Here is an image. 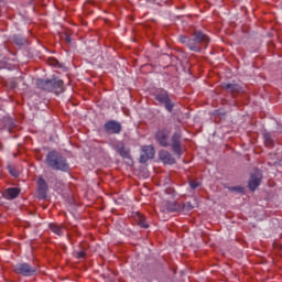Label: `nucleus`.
Returning a JSON list of instances; mask_svg holds the SVG:
<instances>
[{"label": "nucleus", "instance_id": "nucleus-1", "mask_svg": "<svg viewBox=\"0 0 282 282\" xmlns=\"http://www.w3.org/2000/svg\"><path fill=\"white\" fill-rule=\"evenodd\" d=\"M155 140L161 147H171L177 158H182V132L176 131L171 137V130L161 129L155 133Z\"/></svg>", "mask_w": 282, "mask_h": 282}, {"label": "nucleus", "instance_id": "nucleus-2", "mask_svg": "<svg viewBox=\"0 0 282 282\" xmlns=\"http://www.w3.org/2000/svg\"><path fill=\"white\" fill-rule=\"evenodd\" d=\"M46 164L53 171H62V173L69 171L67 159L56 150H52L47 153Z\"/></svg>", "mask_w": 282, "mask_h": 282}, {"label": "nucleus", "instance_id": "nucleus-3", "mask_svg": "<svg viewBox=\"0 0 282 282\" xmlns=\"http://www.w3.org/2000/svg\"><path fill=\"white\" fill-rule=\"evenodd\" d=\"M155 100L160 102V105H163L170 113H173V107H175V102L171 99V96L169 95V91L165 89H160L154 94Z\"/></svg>", "mask_w": 282, "mask_h": 282}, {"label": "nucleus", "instance_id": "nucleus-4", "mask_svg": "<svg viewBox=\"0 0 282 282\" xmlns=\"http://www.w3.org/2000/svg\"><path fill=\"white\" fill-rule=\"evenodd\" d=\"M37 270H39V267L32 265L28 262L18 263L14 265V273L21 274L22 276H34Z\"/></svg>", "mask_w": 282, "mask_h": 282}, {"label": "nucleus", "instance_id": "nucleus-5", "mask_svg": "<svg viewBox=\"0 0 282 282\" xmlns=\"http://www.w3.org/2000/svg\"><path fill=\"white\" fill-rule=\"evenodd\" d=\"M261 180H263V173L261 172V170L256 169L250 175V180L248 183L249 188L252 192L257 191V188L261 186Z\"/></svg>", "mask_w": 282, "mask_h": 282}, {"label": "nucleus", "instance_id": "nucleus-6", "mask_svg": "<svg viewBox=\"0 0 282 282\" xmlns=\"http://www.w3.org/2000/svg\"><path fill=\"white\" fill-rule=\"evenodd\" d=\"M142 154L140 155V162L141 164H145V162H149V160H153L155 158V149L153 145H144L142 148Z\"/></svg>", "mask_w": 282, "mask_h": 282}, {"label": "nucleus", "instance_id": "nucleus-7", "mask_svg": "<svg viewBox=\"0 0 282 282\" xmlns=\"http://www.w3.org/2000/svg\"><path fill=\"white\" fill-rule=\"evenodd\" d=\"M104 129L107 133L118 134L122 131V124L116 120H110L105 123Z\"/></svg>", "mask_w": 282, "mask_h": 282}, {"label": "nucleus", "instance_id": "nucleus-8", "mask_svg": "<svg viewBox=\"0 0 282 282\" xmlns=\"http://www.w3.org/2000/svg\"><path fill=\"white\" fill-rule=\"evenodd\" d=\"M162 213H177L180 210V206L176 202L163 200L161 203Z\"/></svg>", "mask_w": 282, "mask_h": 282}, {"label": "nucleus", "instance_id": "nucleus-9", "mask_svg": "<svg viewBox=\"0 0 282 282\" xmlns=\"http://www.w3.org/2000/svg\"><path fill=\"white\" fill-rule=\"evenodd\" d=\"M37 193L40 199L47 198V183L43 177H39L37 180Z\"/></svg>", "mask_w": 282, "mask_h": 282}, {"label": "nucleus", "instance_id": "nucleus-10", "mask_svg": "<svg viewBox=\"0 0 282 282\" xmlns=\"http://www.w3.org/2000/svg\"><path fill=\"white\" fill-rule=\"evenodd\" d=\"M36 85L40 89H44V91H54V79H37Z\"/></svg>", "mask_w": 282, "mask_h": 282}, {"label": "nucleus", "instance_id": "nucleus-11", "mask_svg": "<svg viewBox=\"0 0 282 282\" xmlns=\"http://www.w3.org/2000/svg\"><path fill=\"white\" fill-rule=\"evenodd\" d=\"M21 193V189L19 187H10V188H7L3 194H2V197L4 199H17V197H19Z\"/></svg>", "mask_w": 282, "mask_h": 282}, {"label": "nucleus", "instance_id": "nucleus-12", "mask_svg": "<svg viewBox=\"0 0 282 282\" xmlns=\"http://www.w3.org/2000/svg\"><path fill=\"white\" fill-rule=\"evenodd\" d=\"M159 158H160L161 162H163V164H170V165L175 164V158H173V154H171L166 150L160 151Z\"/></svg>", "mask_w": 282, "mask_h": 282}, {"label": "nucleus", "instance_id": "nucleus-13", "mask_svg": "<svg viewBox=\"0 0 282 282\" xmlns=\"http://www.w3.org/2000/svg\"><path fill=\"white\" fill-rule=\"evenodd\" d=\"M194 36H196V41H198L200 46L208 47V44L210 43V37H208V35L204 34L202 31H196Z\"/></svg>", "mask_w": 282, "mask_h": 282}, {"label": "nucleus", "instance_id": "nucleus-14", "mask_svg": "<svg viewBox=\"0 0 282 282\" xmlns=\"http://www.w3.org/2000/svg\"><path fill=\"white\" fill-rule=\"evenodd\" d=\"M221 87L223 89H225V91H228L229 94H239L243 90L241 86L237 83L223 84Z\"/></svg>", "mask_w": 282, "mask_h": 282}, {"label": "nucleus", "instance_id": "nucleus-15", "mask_svg": "<svg viewBox=\"0 0 282 282\" xmlns=\"http://www.w3.org/2000/svg\"><path fill=\"white\" fill-rule=\"evenodd\" d=\"M116 151L117 153H119V155H121V158H123L124 160H131V153L129 152V149L124 148L123 143H119L116 147Z\"/></svg>", "mask_w": 282, "mask_h": 282}, {"label": "nucleus", "instance_id": "nucleus-16", "mask_svg": "<svg viewBox=\"0 0 282 282\" xmlns=\"http://www.w3.org/2000/svg\"><path fill=\"white\" fill-rule=\"evenodd\" d=\"M189 50L191 52H202V46L195 34H193V39H189Z\"/></svg>", "mask_w": 282, "mask_h": 282}, {"label": "nucleus", "instance_id": "nucleus-17", "mask_svg": "<svg viewBox=\"0 0 282 282\" xmlns=\"http://www.w3.org/2000/svg\"><path fill=\"white\" fill-rule=\"evenodd\" d=\"M55 94H63L65 91V85L61 79H54L53 90Z\"/></svg>", "mask_w": 282, "mask_h": 282}, {"label": "nucleus", "instance_id": "nucleus-18", "mask_svg": "<svg viewBox=\"0 0 282 282\" xmlns=\"http://www.w3.org/2000/svg\"><path fill=\"white\" fill-rule=\"evenodd\" d=\"M263 140L265 147H273L274 145V140L272 139V134L270 132H264L263 133Z\"/></svg>", "mask_w": 282, "mask_h": 282}, {"label": "nucleus", "instance_id": "nucleus-19", "mask_svg": "<svg viewBox=\"0 0 282 282\" xmlns=\"http://www.w3.org/2000/svg\"><path fill=\"white\" fill-rule=\"evenodd\" d=\"M13 41L20 47L23 46V45H28V39H25V37H23L21 35H14L13 36Z\"/></svg>", "mask_w": 282, "mask_h": 282}, {"label": "nucleus", "instance_id": "nucleus-20", "mask_svg": "<svg viewBox=\"0 0 282 282\" xmlns=\"http://www.w3.org/2000/svg\"><path fill=\"white\" fill-rule=\"evenodd\" d=\"M2 122L8 131H10L14 127V120H12V118L10 117H3Z\"/></svg>", "mask_w": 282, "mask_h": 282}, {"label": "nucleus", "instance_id": "nucleus-21", "mask_svg": "<svg viewBox=\"0 0 282 282\" xmlns=\"http://www.w3.org/2000/svg\"><path fill=\"white\" fill-rule=\"evenodd\" d=\"M48 228H50V230H52V232H54L55 235H58V237H61V235H63V230L61 229V226H58L56 224H50Z\"/></svg>", "mask_w": 282, "mask_h": 282}, {"label": "nucleus", "instance_id": "nucleus-22", "mask_svg": "<svg viewBox=\"0 0 282 282\" xmlns=\"http://www.w3.org/2000/svg\"><path fill=\"white\" fill-rule=\"evenodd\" d=\"M178 41H180V43H182V45H186V47L189 48L191 37L185 36V35H180Z\"/></svg>", "mask_w": 282, "mask_h": 282}, {"label": "nucleus", "instance_id": "nucleus-23", "mask_svg": "<svg viewBox=\"0 0 282 282\" xmlns=\"http://www.w3.org/2000/svg\"><path fill=\"white\" fill-rule=\"evenodd\" d=\"M8 171L10 173V175H12V177H19V171H17V169L12 167V165L8 166Z\"/></svg>", "mask_w": 282, "mask_h": 282}, {"label": "nucleus", "instance_id": "nucleus-24", "mask_svg": "<svg viewBox=\"0 0 282 282\" xmlns=\"http://www.w3.org/2000/svg\"><path fill=\"white\" fill-rule=\"evenodd\" d=\"M199 186H202V183L197 181H189V187L192 188V191H195V188H199Z\"/></svg>", "mask_w": 282, "mask_h": 282}, {"label": "nucleus", "instance_id": "nucleus-25", "mask_svg": "<svg viewBox=\"0 0 282 282\" xmlns=\"http://www.w3.org/2000/svg\"><path fill=\"white\" fill-rule=\"evenodd\" d=\"M193 208H195V206L193 204H191V202H187L183 205V210H193Z\"/></svg>", "mask_w": 282, "mask_h": 282}, {"label": "nucleus", "instance_id": "nucleus-26", "mask_svg": "<svg viewBox=\"0 0 282 282\" xmlns=\"http://www.w3.org/2000/svg\"><path fill=\"white\" fill-rule=\"evenodd\" d=\"M20 83H23V78H17L15 80L11 82V87L14 89L19 87Z\"/></svg>", "mask_w": 282, "mask_h": 282}, {"label": "nucleus", "instance_id": "nucleus-27", "mask_svg": "<svg viewBox=\"0 0 282 282\" xmlns=\"http://www.w3.org/2000/svg\"><path fill=\"white\" fill-rule=\"evenodd\" d=\"M229 191H231L234 193H243V187H241V186H234V187H230Z\"/></svg>", "mask_w": 282, "mask_h": 282}, {"label": "nucleus", "instance_id": "nucleus-28", "mask_svg": "<svg viewBox=\"0 0 282 282\" xmlns=\"http://www.w3.org/2000/svg\"><path fill=\"white\" fill-rule=\"evenodd\" d=\"M139 226H140L141 228H149V224H147V220H144V219H141V220L139 221Z\"/></svg>", "mask_w": 282, "mask_h": 282}, {"label": "nucleus", "instance_id": "nucleus-29", "mask_svg": "<svg viewBox=\"0 0 282 282\" xmlns=\"http://www.w3.org/2000/svg\"><path fill=\"white\" fill-rule=\"evenodd\" d=\"M76 257H77V259H85L86 253H85V251H77Z\"/></svg>", "mask_w": 282, "mask_h": 282}, {"label": "nucleus", "instance_id": "nucleus-30", "mask_svg": "<svg viewBox=\"0 0 282 282\" xmlns=\"http://www.w3.org/2000/svg\"><path fill=\"white\" fill-rule=\"evenodd\" d=\"M66 43H72V37L69 35H65Z\"/></svg>", "mask_w": 282, "mask_h": 282}]
</instances>
